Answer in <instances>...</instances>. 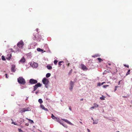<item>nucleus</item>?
I'll return each instance as SVG.
<instances>
[{"label":"nucleus","mask_w":132,"mask_h":132,"mask_svg":"<svg viewBox=\"0 0 132 132\" xmlns=\"http://www.w3.org/2000/svg\"><path fill=\"white\" fill-rule=\"evenodd\" d=\"M18 81L19 83L22 85L26 83L24 79L21 77H20L18 78Z\"/></svg>","instance_id":"obj_1"},{"label":"nucleus","mask_w":132,"mask_h":132,"mask_svg":"<svg viewBox=\"0 0 132 132\" xmlns=\"http://www.w3.org/2000/svg\"><path fill=\"white\" fill-rule=\"evenodd\" d=\"M42 82L43 84L45 85V87L47 88L49 82L48 80L46 78H44L42 80Z\"/></svg>","instance_id":"obj_2"},{"label":"nucleus","mask_w":132,"mask_h":132,"mask_svg":"<svg viewBox=\"0 0 132 132\" xmlns=\"http://www.w3.org/2000/svg\"><path fill=\"white\" fill-rule=\"evenodd\" d=\"M30 110V108L29 107L20 108L19 109V112L20 113H22L26 111H28Z\"/></svg>","instance_id":"obj_3"},{"label":"nucleus","mask_w":132,"mask_h":132,"mask_svg":"<svg viewBox=\"0 0 132 132\" xmlns=\"http://www.w3.org/2000/svg\"><path fill=\"white\" fill-rule=\"evenodd\" d=\"M41 86L42 84L40 83H37L34 86V91H35L38 87H40Z\"/></svg>","instance_id":"obj_4"},{"label":"nucleus","mask_w":132,"mask_h":132,"mask_svg":"<svg viewBox=\"0 0 132 132\" xmlns=\"http://www.w3.org/2000/svg\"><path fill=\"white\" fill-rule=\"evenodd\" d=\"M23 42L22 41H20L17 44V46L20 48H22L23 46Z\"/></svg>","instance_id":"obj_5"},{"label":"nucleus","mask_w":132,"mask_h":132,"mask_svg":"<svg viewBox=\"0 0 132 132\" xmlns=\"http://www.w3.org/2000/svg\"><path fill=\"white\" fill-rule=\"evenodd\" d=\"M37 82V80L32 79H30L29 81V82L31 84H36Z\"/></svg>","instance_id":"obj_6"},{"label":"nucleus","mask_w":132,"mask_h":132,"mask_svg":"<svg viewBox=\"0 0 132 132\" xmlns=\"http://www.w3.org/2000/svg\"><path fill=\"white\" fill-rule=\"evenodd\" d=\"M74 85V83L73 82L71 81L70 83L69 89L71 91H72Z\"/></svg>","instance_id":"obj_7"},{"label":"nucleus","mask_w":132,"mask_h":132,"mask_svg":"<svg viewBox=\"0 0 132 132\" xmlns=\"http://www.w3.org/2000/svg\"><path fill=\"white\" fill-rule=\"evenodd\" d=\"M81 69L84 71H86L88 69V68L84 65L82 64L81 65Z\"/></svg>","instance_id":"obj_8"},{"label":"nucleus","mask_w":132,"mask_h":132,"mask_svg":"<svg viewBox=\"0 0 132 132\" xmlns=\"http://www.w3.org/2000/svg\"><path fill=\"white\" fill-rule=\"evenodd\" d=\"M12 56V53H10L8 54L7 55V57H6V59L8 60H10L11 58V57Z\"/></svg>","instance_id":"obj_9"},{"label":"nucleus","mask_w":132,"mask_h":132,"mask_svg":"<svg viewBox=\"0 0 132 132\" xmlns=\"http://www.w3.org/2000/svg\"><path fill=\"white\" fill-rule=\"evenodd\" d=\"M62 120H63L65 121L67 123H68L69 124H70V125H73L72 124V123H71V122H70V121H69L67 119H62Z\"/></svg>","instance_id":"obj_10"},{"label":"nucleus","mask_w":132,"mask_h":132,"mask_svg":"<svg viewBox=\"0 0 132 132\" xmlns=\"http://www.w3.org/2000/svg\"><path fill=\"white\" fill-rule=\"evenodd\" d=\"M26 60H25L24 57H22L21 59L20 60L19 62L21 63H23L25 62Z\"/></svg>","instance_id":"obj_11"},{"label":"nucleus","mask_w":132,"mask_h":132,"mask_svg":"<svg viewBox=\"0 0 132 132\" xmlns=\"http://www.w3.org/2000/svg\"><path fill=\"white\" fill-rule=\"evenodd\" d=\"M32 66L33 67H37L38 66V64L36 63H34L32 64Z\"/></svg>","instance_id":"obj_12"},{"label":"nucleus","mask_w":132,"mask_h":132,"mask_svg":"<svg viewBox=\"0 0 132 132\" xmlns=\"http://www.w3.org/2000/svg\"><path fill=\"white\" fill-rule=\"evenodd\" d=\"M11 70L12 72H14L15 71V67L14 65H12L11 68Z\"/></svg>","instance_id":"obj_13"},{"label":"nucleus","mask_w":132,"mask_h":132,"mask_svg":"<svg viewBox=\"0 0 132 132\" xmlns=\"http://www.w3.org/2000/svg\"><path fill=\"white\" fill-rule=\"evenodd\" d=\"M40 107L42 109L44 110L45 111H48V110L47 108H45L44 106L43 105H41Z\"/></svg>","instance_id":"obj_14"},{"label":"nucleus","mask_w":132,"mask_h":132,"mask_svg":"<svg viewBox=\"0 0 132 132\" xmlns=\"http://www.w3.org/2000/svg\"><path fill=\"white\" fill-rule=\"evenodd\" d=\"M47 68L49 70H51L52 69V67L50 65H47Z\"/></svg>","instance_id":"obj_15"},{"label":"nucleus","mask_w":132,"mask_h":132,"mask_svg":"<svg viewBox=\"0 0 132 132\" xmlns=\"http://www.w3.org/2000/svg\"><path fill=\"white\" fill-rule=\"evenodd\" d=\"M26 119L28 120L31 123H34V122L32 120L30 119H29L27 118H26Z\"/></svg>","instance_id":"obj_16"},{"label":"nucleus","mask_w":132,"mask_h":132,"mask_svg":"<svg viewBox=\"0 0 132 132\" xmlns=\"http://www.w3.org/2000/svg\"><path fill=\"white\" fill-rule=\"evenodd\" d=\"M51 76V74L50 73H47L46 75V77L47 78H48Z\"/></svg>","instance_id":"obj_17"},{"label":"nucleus","mask_w":132,"mask_h":132,"mask_svg":"<svg viewBox=\"0 0 132 132\" xmlns=\"http://www.w3.org/2000/svg\"><path fill=\"white\" fill-rule=\"evenodd\" d=\"M37 50L39 52H42L43 51V50L40 48H37Z\"/></svg>","instance_id":"obj_18"},{"label":"nucleus","mask_w":132,"mask_h":132,"mask_svg":"<svg viewBox=\"0 0 132 132\" xmlns=\"http://www.w3.org/2000/svg\"><path fill=\"white\" fill-rule=\"evenodd\" d=\"M100 56V55L98 54H97L95 55H94L92 56V57H99Z\"/></svg>","instance_id":"obj_19"},{"label":"nucleus","mask_w":132,"mask_h":132,"mask_svg":"<svg viewBox=\"0 0 132 132\" xmlns=\"http://www.w3.org/2000/svg\"><path fill=\"white\" fill-rule=\"evenodd\" d=\"M97 59L99 61V62H100L101 61H103V60L100 58H98Z\"/></svg>","instance_id":"obj_20"},{"label":"nucleus","mask_w":132,"mask_h":132,"mask_svg":"<svg viewBox=\"0 0 132 132\" xmlns=\"http://www.w3.org/2000/svg\"><path fill=\"white\" fill-rule=\"evenodd\" d=\"M63 63V61H60L58 63V64L59 65L60 67L61 65L62 64H61V63Z\"/></svg>","instance_id":"obj_21"},{"label":"nucleus","mask_w":132,"mask_h":132,"mask_svg":"<svg viewBox=\"0 0 132 132\" xmlns=\"http://www.w3.org/2000/svg\"><path fill=\"white\" fill-rule=\"evenodd\" d=\"M38 101V102L40 103H41L43 102V101L41 99H39Z\"/></svg>","instance_id":"obj_22"},{"label":"nucleus","mask_w":132,"mask_h":132,"mask_svg":"<svg viewBox=\"0 0 132 132\" xmlns=\"http://www.w3.org/2000/svg\"><path fill=\"white\" fill-rule=\"evenodd\" d=\"M130 70H129H129H128V72H127V73L126 74V75L127 76V75H128L129 74H130Z\"/></svg>","instance_id":"obj_23"},{"label":"nucleus","mask_w":132,"mask_h":132,"mask_svg":"<svg viewBox=\"0 0 132 132\" xmlns=\"http://www.w3.org/2000/svg\"><path fill=\"white\" fill-rule=\"evenodd\" d=\"M58 62V61L56 60H55L54 61V63L55 65H56Z\"/></svg>","instance_id":"obj_24"},{"label":"nucleus","mask_w":132,"mask_h":132,"mask_svg":"<svg viewBox=\"0 0 132 132\" xmlns=\"http://www.w3.org/2000/svg\"><path fill=\"white\" fill-rule=\"evenodd\" d=\"M94 106L95 107V108L97 107L98 106V105L96 103H94Z\"/></svg>","instance_id":"obj_25"},{"label":"nucleus","mask_w":132,"mask_h":132,"mask_svg":"<svg viewBox=\"0 0 132 132\" xmlns=\"http://www.w3.org/2000/svg\"><path fill=\"white\" fill-rule=\"evenodd\" d=\"M51 117L53 119H54L55 118V117L53 114H52Z\"/></svg>","instance_id":"obj_26"},{"label":"nucleus","mask_w":132,"mask_h":132,"mask_svg":"<svg viewBox=\"0 0 132 132\" xmlns=\"http://www.w3.org/2000/svg\"><path fill=\"white\" fill-rule=\"evenodd\" d=\"M2 59L3 61H5V57L3 56H2Z\"/></svg>","instance_id":"obj_27"},{"label":"nucleus","mask_w":132,"mask_h":132,"mask_svg":"<svg viewBox=\"0 0 132 132\" xmlns=\"http://www.w3.org/2000/svg\"><path fill=\"white\" fill-rule=\"evenodd\" d=\"M109 86V85H103V88H106V87H108Z\"/></svg>","instance_id":"obj_28"},{"label":"nucleus","mask_w":132,"mask_h":132,"mask_svg":"<svg viewBox=\"0 0 132 132\" xmlns=\"http://www.w3.org/2000/svg\"><path fill=\"white\" fill-rule=\"evenodd\" d=\"M18 130L19 132H22V130L21 129L18 128Z\"/></svg>","instance_id":"obj_29"},{"label":"nucleus","mask_w":132,"mask_h":132,"mask_svg":"<svg viewBox=\"0 0 132 132\" xmlns=\"http://www.w3.org/2000/svg\"><path fill=\"white\" fill-rule=\"evenodd\" d=\"M123 65L125 67H127L128 68L129 67V66L128 65H126V64H123Z\"/></svg>","instance_id":"obj_30"},{"label":"nucleus","mask_w":132,"mask_h":132,"mask_svg":"<svg viewBox=\"0 0 132 132\" xmlns=\"http://www.w3.org/2000/svg\"><path fill=\"white\" fill-rule=\"evenodd\" d=\"M101 85V83L100 82H99L97 84V86H100Z\"/></svg>","instance_id":"obj_31"},{"label":"nucleus","mask_w":132,"mask_h":132,"mask_svg":"<svg viewBox=\"0 0 132 132\" xmlns=\"http://www.w3.org/2000/svg\"><path fill=\"white\" fill-rule=\"evenodd\" d=\"M72 69H71L70 71L69 72V74H70L72 72Z\"/></svg>","instance_id":"obj_32"},{"label":"nucleus","mask_w":132,"mask_h":132,"mask_svg":"<svg viewBox=\"0 0 132 132\" xmlns=\"http://www.w3.org/2000/svg\"><path fill=\"white\" fill-rule=\"evenodd\" d=\"M100 98L101 100H104V98L102 97H101Z\"/></svg>","instance_id":"obj_33"},{"label":"nucleus","mask_w":132,"mask_h":132,"mask_svg":"<svg viewBox=\"0 0 132 132\" xmlns=\"http://www.w3.org/2000/svg\"><path fill=\"white\" fill-rule=\"evenodd\" d=\"M69 109L70 110H71V106H70L69 108Z\"/></svg>","instance_id":"obj_34"},{"label":"nucleus","mask_w":132,"mask_h":132,"mask_svg":"<svg viewBox=\"0 0 132 132\" xmlns=\"http://www.w3.org/2000/svg\"><path fill=\"white\" fill-rule=\"evenodd\" d=\"M70 63H69L68 64H67V65L69 67V66Z\"/></svg>","instance_id":"obj_35"},{"label":"nucleus","mask_w":132,"mask_h":132,"mask_svg":"<svg viewBox=\"0 0 132 132\" xmlns=\"http://www.w3.org/2000/svg\"><path fill=\"white\" fill-rule=\"evenodd\" d=\"M25 125L26 126H28L29 124L28 123H26L25 124Z\"/></svg>","instance_id":"obj_36"},{"label":"nucleus","mask_w":132,"mask_h":132,"mask_svg":"<svg viewBox=\"0 0 132 132\" xmlns=\"http://www.w3.org/2000/svg\"><path fill=\"white\" fill-rule=\"evenodd\" d=\"M87 130L88 131V132H90V130L88 129H87Z\"/></svg>","instance_id":"obj_37"},{"label":"nucleus","mask_w":132,"mask_h":132,"mask_svg":"<svg viewBox=\"0 0 132 132\" xmlns=\"http://www.w3.org/2000/svg\"><path fill=\"white\" fill-rule=\"evenodd\" d=\"M94 108H95V107L93 106H92V107H91L90 108L91 109H94Z\"/></svg>","instance_id":"obj_38"},{"label":"nucleus","mask_w":132,"mask_h":132,"mask_svg":"<svg viewBox=\"0 0 132 132\" xmlns=\"http://www.w3.org/2000/svg\"><path fill=\"white\" fill-rule=\"evenodd\" d=\"M5 76H6V78H7V74H5Z\"/></svg>","instance_id":"obj_39"},{"label":"nucleus","mask_w":132,"mask_h":132,"mask_svg":"<svg viewBox=\"0 0 132 132\" xmlns=\"http://www.w3.org/2000/svg\"><path fill=\"white\" fill-rule=\"evenodd\" d=\"M80 123H81V125H82L83 123H82L81 122V121H80Z\"/></svg>","instance_id":"obj_40"},{"label":"nucleus","mask_w":132,"mask_h":132,"mask_svg":"<svg viewBox=\"0 0 132 132\" xmlns=\"http://www.w3.org/2000/svg\"><path fill=\"white\" fill-rule=\"evenodd\" d=\"M97 122L96 123V122H93V124H95H95H97Z\"/></svg>","instance_id":"obj_41"},{"label":"nucleus","mask_w":132,"mask_h":132,"mask_svg":"<svg viewBox=\"0 0 132 132\" xmlns=\"http://www.w3.org/2000/svg\"><path fill=\"white\" fill-rule=\"evenodd\" d=\"M118 87H119V86H116L115 87V88H117Z\"/></svg>","instance_id":"obj_42"},{"label":"nucleus","mask_w":132,"mask_h":132,"mask_svg":"<svg viewBox=\"0 0 132 132\" xmlns=\"http://www.w3.org/2000/svg\"><path fill=\"white\" fill-rule=\"evenodd\" d=\"M12 123H14V125H16V124H15V123H14V122H12Z\"/></svg>","instance_id":"obj_43"},{"label":"nucleus","mask_w":132,"mask_h":132,"mask_svg":"<svg viewBox=\"0 0 132 132\" xmlns=\"http://www.w3.org/2000/svg\"><path fill=\"white\" fill-rule=\"evenodd\" d=\"M117 90V88H115V89H114V91H115Z\"/></svg>","instance_id":"obj_44"},{"label":"nucleus","mask_w":132,"mask_h":132,"mask_svg":"<svg viewBox=\"0 0 132 132\" xmlns=\"http://www.w3.org/2000/svg\"><path fill=\"white\" fill-rule=\"evenodd\" d=\"M103 82H102V83H101V85H102L103 84Z\"/></svg>","instance_id":"obj_45"},{"label":"nucleus","mask_w":132,"mask_h":132,"mask_svg":"<svg viewBox=\"0 0 132 132\" xmlns=\"http://www.w3.org/2000/svg\"><path fill=\"white\" fill-rule=\"evenodd\" d=\"M83 98H82L81 99H80V100L81 101H82L83 100Z\"/></svg>","instance_id":"obj_46"},{"label":"nucleus","mask_w":132,"mask_h":132,"mask_svg":"<svg viewBox=\"0 0 132 132\" xmlns=\"http://www.w3.org/2000/svg\"><path fill=\"white\" fill-rule=\"evenodd\" d=\"M38 93V92H36V94H37Z\"/></svg>","instance_id":"obj_47"},{"label":"nucleus","mask_w":132,"mask_h":132,"mask_svg":"<svg viewBox=\"0 0 132 132\" xmlns=\"http://www.w3.org/2000/svg\"><path fill=\"white\" fill-rule=\"evenodd\" d=\"M120 81H119V83H118V84L119 85L120 84Z\"/></svg>","instance_id":"obj_48"},{"label":"nucleus","mask_w":132,"mask_h":132,"mask_svg":"<svg viewBox=\"0 0 132 132\" xmlns=\"http://www.w3.org/2000/svg\"><path fill=\"white\" fill-rule=\"evenodd\" d=\"M103 84H105V82H103Z\"/></svg>","instance_id":"obj_49"},{"label":"nucleus","mask_w":132,"mask_h":132,"mask_svg":"<svg viewBox=\"0 0 132 132\" xmlns=\"http://www.w3.org/2000/svg\"><path fill=\"white\" fill-rule=\"evenodd\" d=\"M92 120H93V121H94V120H93V118H92Z\"/></svg>","instance_id":"obj_50"},{"label":"nucleus","mask_w":132,"mask_h":132,"mask_svg":"<svg viewBox=\"0 0 132 132\" xmlns=\"http://www.w3.org/2000/svg\"><path fill=\"white\" fill-rule=\"evenodd\" d=\"M108 64L109 65H111V64H110V63H108Z\"/></svg>","instance_id":"obj_51"},{"label":"nucleus","mask_w":132,"mask_h":132,"mask_svg":"<svg viewBox=\"0 0 132 132\" xmlns=\"http://www.w3.org/2000/svg\"><path fill=\"white\" fill-rule=\"evenodd\" d=\"M36 37L35 36V39L36 38Z\"/></svg>","instance_id":"obj_52"},{"label":"nucleus","mask_w":132,"mask_h":132,"mask_svg":"<svg viewBox=\"0 0 132 132\" xmlns=\"http://www.w3.org/2000/svg\"><path fill=\"white\" fill-rule=\"evenodd\" d=\"M119 132V131H117V132Z\"/></svg>","instance_id":"obj_53"},{"label":"nucleus","mask_w":132,"mask_h":132,"mask_svg":"<svg viewBox=\"0 0 132 132\" xmlns=\"http://www.w3.org/2000/svg\"><path fill=\"white\" fill-rule=\"evenodd\" d=\"M26 100H27V99H26Z\"/></svg>","instance_id":"obj_54"}]
</instances>
